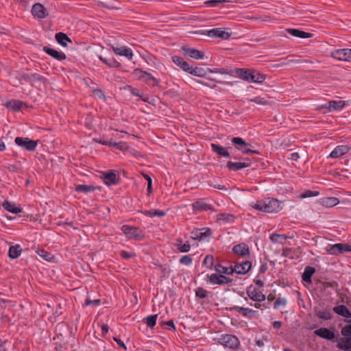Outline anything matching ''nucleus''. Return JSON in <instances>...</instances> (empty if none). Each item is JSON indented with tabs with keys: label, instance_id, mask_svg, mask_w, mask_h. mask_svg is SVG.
Returning a JSON list of instances; mask_svg holds the SVG:
<instances>
[{
	"label": "nucleus",
	"instance_id": "1",
	"mask_svg": "<svg viewBox=\"0 0 351 351\" xmlns=\"http://www.w3.org/2000/svg\"><path fill=\"white\" fill-rule=\"evenodd\" d=\"M252 207L265 213H278L282 209L281 202L274 198L257 201Z\"/></svg>",
	"mask_w": 351,
	"mask_h": 351
},
{
	"label": "nucleus",
	"instance_id": "2",
	"mask_svg": "<svg viewBox=\"0 0 351 351\" xmlns=\"http://www.w3.org/2000/svg\"><path fill=\"white\" fill-rule=\"evenodd\" d=\"M121 230L129 239L141 241L145 237L143 231L134 226L123 225L121 227Z\"/></svg>",
	"mask_w": 351,
	"mask_h": 351
},
{
	"label": "nucleus",
	"instance_id": "3",
	"mask_svg": "<svg viewBox=\"0 0 351 351\" xmlns=\"http://www.w3.org/2000/svg\"><path fill=\"white\" fill-rule=\"evenodd\" d=\"M231 142L235 146L236 149L241 152L243 154H259L258 151L248 148L247 146L249 144L241 137H233L231 139Z\"/></svg>",
	"mask_w": 351,
	"mask_h": 351
},
{
	"label": "nucleus",
	"instance_id": "4",
	"mask_svg": "<svg viewBox=\"0 0 351 351\" xmlns=\"http://www.w3.org/2000/svg\"><path fill=\"white\" fill-rule=\"evenodd\" d=\"M219 343L224 347L235 349L239 346V339L232 335H224L219 338Z\"/></svg>",
	"mask_w": 351,
	"mask_h": 351
},
{
	"label": "nucleus",
	"instance_id": "5",
	"mask_svg": "<svg viewBox=\"0 0 351 351\" xmlns=\"http://www.w3.org/2000/svg\"><path fill=\"white\" fill-rule=\"evenodd\" d=\"M330 57L341 61L351 62V49L334 50L330 53Z\"/></svg>",
	"mask_w": 351,
	"mask_h": 351
},
{
	"label": "nucleus",
	"instance_id": "6",
	"mask_svg": "<svg viewBox=\"0 0 351 351\" xmlns=\"http://www.w3.org/2000/svg\"><path fill=\"white\" fill-rule=\"evenodd\" d=\"M247 296L254 302H261L266 299L265 294L262 293L259 289L253 287L252 285L247 287L246 291Z\"/></svg>",
	"mask_w": 351,
	"mask_h": 351
},
{
	"label": "nucleus",
	"instance_id": "7",
	"mask_svg": "<svg viewBox=\"0 0 351 351\" xmlns=\"http://www.w3.org/2000/svg\"><path fill=\"white\" fill-rule=\"evenodd\" d=\"M15 143L17 145L24 147L28 151H33L36 149L38 143L36 141L30 140L28 138L16 137Z\"/></svg>",
	"mask_w": 351,
	"mask_h": 351
},
{
	"label": "nucleus",
	"instance_id": "8",
	"mask_svg": "<svg viewBox=\"0 0 351 351\" xmlns=\"http://www.w3.org/2000/svg\"><path fill=\"white\" fill-rule=\"evenodd\" d=\"M327 251L332 255H337L344 252H350L351 246L344 243H336L329 246Z\"/></svg>",
	"mask_w": 351,
	"mask_h": 351
},
{
	"label": "nucleus",
	"instance_id": "9",
	"mask_svg": "<svg viewBox=\"0 0 351 351\" xmlns=\"http://www.w3.org/2000/svg\"><path fill=\"white\" fill-rule=\"evenodd\" d=\"M209 281L213 285H227L232 282V279L221 274H212L208 276Z\"/></svg>",
	"mask_w": 351,
	"mask_h": 351
},
{
	"label": "nucleus",
	"instance_id": "10",
	"mask_svg": "<svg viewBox=\"0 0 351 351\" xmlns=\"http://www.w3.org/2000/svg\"><path fill=\"white\" fill-rule=\"evenodd\" d=\"M212 231L209 228L197 229L191 232V239L202 241L211 236Z\"/></svg>",
	"mask_w": 351,
	"mask_h": 351
},
{
	"label": "nucleus",
	"instance_id": "11",
	"mask_svg": "<svg viewBox=\"0 0 351 351\" xmlns=\"http://www.w3.org/2000/svg\"><path fill=\"white\" fill-rule=\"evenodd\" d=\"M332 311L337 315L345 317L346 322H351V311L343 304L337 305L333 307Z\"/></svg>",
	"mask_w": 351,
	"mask_h": 351
},
{
	"label": "nucleus",
	"instance_id": "12",
	"mask_svg": "<svg viewBox=\"0 0 351 351\" xmlns=\"http://www.w3.org/2000/svg\"><path fill=\"white\" fill-rule=\"evenodd\" d=\"M182 50L185 56L193 58L195 60L202 59L204 56V54L202 51H199L196 49L189 48L186 47H182Z\"/></svg>",
	"mask_w": 351,
	"mask_h": 351
},
{
	"label": "nucleus",
	"instance_id": "13",
	"mask_svg": "<svg viewBox=\"0 0 351 351\" xmlns=\"http://www.w3.org/2000/svg\"><path fill=\"white\" fill-rule=\"evenodd\" d=\"M32 13L34 16L40 19L45 18L48 15V12L46 8L39 3L33 5Z\"/></svg>",
	"mask_w": 351,
	"mask_h": 351
},
{
	"label": "nucleus",
	"instance_id": "14",
	"mask_svg": "<svg viewBox=\"0 0 351 351\" xmlns=\"http://www.w3.org/2000/svg\"><path fill=\"white\" fill-rule=\"evenodd\" d=\"M232 252L241 257L247 258L250 256V250L248 246L244 243H241L238 245H236L232 248Z\"/></svg>",
	"mask_w": 351,
	"mask_h": 351
},
{
	"label": "nucleus",
	"instance_id": "15",
	"mask_svg": "<svg viewBox=\"0 0 351 351\" xmlns=\"http://www.w3.org/2000/svg\"><path fill=\"white\" fill-rule=\"evenodd\" d=\"M112 50L117 55L126 57L128 60H131L133 58L132 50L127 47H116L111 46Z\"/></svg>",
	"mask_w": 351,
	"mask_h": 351
},
{
	"label": "nucleus",
	"instance_id": "16",
	"mask_svg": "<svg viewBox=\"0 0 351 351\" xmlns=\"http://www.w3.org/2000/svg\"><path fill=\"white\" fill-rule=\"evenodd\" d=\"M208 36L210 38H219L226 40L230 38V34L221 28H215L208 31Z\"/></svg>",
	"mask_w": 351,
	"mask_h": 351
},
{
	"label": "nucleus",
	"instance_id": "17",
	"mask_svg": "<svg viewBox=\"0 0 351 351\" xmlns=\"http://www.w3.org/2000/svg\"><path fill=\"white\" fill-rule=\"evenodd\" d=\"M315 335L327 340H332L335 337L334 332L327 328H320L314 331Z\"/></svg>",
	"mask_w": 351,
	"mask_h": 351
},
{
	"label": "nucleus",
	"instance_id": "18",
	"mask_svg": "<svg viewBox=\"0 0 351 351\" xmlns=\"http://www.w3.org/2000/svg\"><path fill=\"white\" fill-rule=\"evenodd\" d=\"M351 149V146L348 145H338L330 154V156L333 158H337L345 154L348 153Z\"/></svg>",
	"mask_w": 351,
	"mask_h": 351
},
{
	"label": "nucleus",
	"instance_id": "19",
	"mask_svg": "<svg viewBox=\"0 0 351 351\" xmlns=\"http://www.w3.org/2000/svg\"><path fill=\"white\" fill-rule=\"evenodd\" d=\"M252 263L245 261L242 263H237L233 267L234 272L238 274H245L251 269Z\"/></svg>",
	"mask_w": 351,
	"mask_h": 351
},
{
	"label": "nucleus",
	"instance_id": "20",
	"mask_svg": "<svg viewBox=\"0 0 351 351\" xmlns=\"http://www.w3.org/2000/svg\"><path fill=\"white\" fill-rule=\"evenodd\" d=\"M43 51L59 61L64 60L66 58V55L63 52L58 51L47 46L43 47Z\"/></svg>",
	"mask_w": 351,
	"mask_h": 351
},
{
	"label": "nucleus",
	"instance_id": "21",
	"mask_svg": "<svg viewBox=\"0 0 351 351\" xmlns=\"http://www.w3.org/2000/svg\"><path fill=\"white\" fill-rule=\"evenodd\" d=\"M250 165V159L247 158L243 162H234L231 161H228L227 162L226 167L231 171H238L241 170L243 168L247 167Z\"/></svg>",
	"mask_w": 351,
	"mask_h": 351
},
{
	"label": "nucleus",
	"instance_id": "22",
	"mask_svg": "<svg viewBox=\"0 0 351 351\" xmlns=\"http://www.w3.org/2000/svg\"><path fill=\"white\" fill-rule=\"evenodd\" d=\"M193 208L195 211H206V210H212L215 211L213 206L203 200H199L193 204Z\"/></svg>",
	"mask_w": 351,
	"mask_h": 351
},
{
	"label": "nucleus",
	"instance_id": "23",
	"mask_svg": "<svg viewBox=\"0 0 351 351\" xmlns=\"http://www.w3.org/2000/svg\"><path fill=\"white\" fill-rule=\"evenodd\" d=\"M345 106V102L341 100L339 101H330L328 104L322 105L320 108H326L329 111H332L335 110H341Z\"/></svg>",
	"mask_w": 351,
	"mask_h": 351
},
{
	"label": "nucleus",
	"instance_id": "24",
	"mask_svg": "<svg viewBox=\"0 0 351 351\" xmlns=\"http://www.w3.org/2000/svg\"><path fill=\"white\" fill-rule=\"evenodd\" d=\"M319 202L324 207L331 208L337 205L339 203V200L337 197H326L321 198L319 200Z\"/></svg>",
	"mask_w": 351,
	"mask_h": 351
},
{
	"label": "nucleus",
	"instance_id": "25",
	"mask_svg": "<svg viewBox=\"0 0 351 351\" xmlns=\"http://www.w3.org/2000/svg\"><path fill=\"white\" fill-rule=\"evenodd\" d=\"M337 347L343 350L350 351L351 350V337H340L338 339V343Z\"/></svg>",
	"mask_w": 351,
	"mask_h": 351
},
{
	"label": "nucleus",
	"instance_id": "26",
	"mask_svg": "<svg viewBox=\"0 0 351 351\" xmlns=\"http://www.w3.org/2000/svg\"><path fill=\"white\" fill-rule=\"evenodd\" d=\"M102 178L104 183L108 186L115 185L117 184V176L112 171L104 173Z\"/></svg>",
	"mask_w": 351,
	"mask_h": 351
},
{
	"label": "nucleus",
	"instance_id": "27",
	"mask_svg": "<svg viewBox=\"0 0 351 351\" xmlns=\"http://www.w3.org/2000/svg\"><path fill=\"white\" fill-rule=\"evenodd\" d=\"M231 310L235 311L239 313H241L243 317H252L254 314L256 313V311L252 310L249 308L240 307L238 306H234L231 308Z\"/></svg>",
	"mask_w": 351,
	"mask_h": 351
},
{
	"label": "nucleus",
	"instance_id": "28",
	"mask_svg": "<svg viewBox=\"0 0 351 351\" xmlns=\"http://www.w3.org/2000/svg\"><path fill=\"white\" fill-rule=\"evenodd\" d=\"M172 60L177 66H178L180 69H182L185 72L188 73L189 70L191 69L190 64L186 61H185L182 58H181L180 56H173Z\"/></svg>",
	"mask_w": 351,
	"mask_h": 351
},
{
	"label": "nucleus",
	"instance_id": "29",
	"mask_svg": "<svg viewBox=\"0 0 351 351\" xmlns=\"http://www.w3.org/2000/svg\"><path fill=\"white\" fill-rule=\"evenodd\" d=\"M315 272V269L313 267L306 266L302 276V280L308 283H311V277Z\"/></svg>",
	"mask_w": 351,
	"mask_h": 351
},
{
	"label": "nucleus",
	"instance_id": "30",
	"mask_svg": "<svg viewBox=\"0 0 351 351\" xmlns=\"http://www.w3.org/2000/svg\"><path fill=\"white\" fill-rule=\"evenodd\" d=\"M98 189L101 190L100 186H95L93 185H86V184H79L76 186L75 191L80 193H88L94 191L95 190Z\"/></svg>",
	"mask_w": 351,
	"mask_h": 351
},
{
	"label": "nucleus",
	"instance_id": "31",
	"mask_svg": "<svg viewBox=\"0 0 351 351\" xmlns=\"http://www.w3.org/2000/svg\"><path fill=\"white\" fill-rule=\"evenodd\" d=\"M55 38L56 41L63 47L67 46L66 42L72 43L71 39L63 32H58L56 34Z\"/></svg>",
	"mask_w": 351,
	"mask_h": 351
},
{
	"label": "nucleus",
	"instance_id": "32",
	"mask_svg": "<svg viewBox=\"0 0 351 351\" xmlns=\"http://www.w3.org/2000/svg\"><path fill=\"white\" fill-rule=\"evenodd\" d=\"M287 32L289 33L291 35L295 37H299L302 38H311L312 34L308 32H303L297 29H287Z\"/></svg>",
	"mask_w": 351,
	"mask_h": 351
},
{
	"label": "nucleus",
	"instance_id": "33",
	"mask_svg": "<svg viewBox=\"0 0 351 351\" xmlns=\"http://www.w3.org/2000/svg\"><path fill=\"white\" fill-rule=\"evenodd\" d=\"M211 148L213 152L221 156L227 158L230 157V153L224 147L219 145L212 143Z\"/></svg>",
	"mask_w": 351,
	"mask_h": 351
},
{
	"label": "nucleus",
	"instance_id": "34",
	"mask_svg": "<svg viewBox=\"0 0 351 351\" xmlns=\"http://www.w3.org/2000/svg\"><path fill=\"white\" fill-rule=\"evenodd\" d=\"M265 79V77L264 75L260 73L257 71H252L250 72V76H249V82H252L254 83H262Z\"/></svg>",
	"mask_w": 351,
	"mask_h": 351
},
{
	"label": "nucleus",
	"instance_id": "35",
	"mask_svg": "<svg viewBox=\"0 0 351 351\" xmlns=\"http://www.w3.org/2000/svg\"><path fill=\"white\" fill-rule=\"evenodd\" d=\"M2 206L4 209L12 213L17 214L22 211V209L20 207L16 206L14 203L10 202L8 201H5L2 204Z\"/></svg>",
	"mask_w": 351,
	"mask_h": 351
},
{
	"label": "nucleus",
	"instance_id": "36",
	"mask_svg": "<svg viewBox=\"0 0 351 351\" xmlns=\"http://www.w3.org/2000/svg\"><path fill=\"white\" fill-rule=\"evenodd\" d=\"M21 251L20 245H12L8 251V256L12 259L16 258L21 255Z\"/></svg>",
	"mask_w": 351,
	"mask_h": 351
},
{
	"label": "nucleus",
	"instance_id": "37",
	"mask_svg": "<svg viewBox=\"0 0 351 351\" xmlns=\"http://www.w3.org/2000/svg\"><path fill=\"white\" fill-rule=\"evenodd\" d=\"M144 78L143 81L149 86H157L159 84V81L155 78L151 73L146 71V73H143Z\"/></svg>",
	"mask_w": 351,
	"mask_h": 351
},
{
	"label": "nucleus",
	"instance_id": "38",
	"mask_svg": "<svg viewBox=\"0 0 351 351\" xmlns=\"http://www.w3.org/2000/svg\"><path fill=\"white\" fill-rule=\"evenodd\" d=\"M234 216L232 214L220 213L217 215V221L219 223H230L233 222Z\"/></svg>",
	"mask_w": 351,
	"mask_h": 351
},
{
	"label": "nucleus",
	"instance_id": "39",
	"mask_svg": "<svg viewBox=\"0 0 351 351\" xmlns=\"http://www.w3.org/2000/svg\"><path fill=\"white\" fill-rule=\"evenodd\" d=\"M189 73L194 76L204 77L206 75V71L202 67H193L191 66V69L188 71Z\"/></svg>",
	"mask_w": 351,
	"mask_h": 351
},
{
	"label": "nucleus",
	"instance_id": "40",
	"mask_svg": "<svg viewBox=\"0 0 351 351\" xmlns=\"http://www.w3.org/2000/svg\"><path fill=\"white\" fill-rule=\"evenodd\" d=\"M215 269L219 274H232L234 273L232 267H223L221 264H217Z\"/></svg>",
	"mask_w": 351,
	"mask_h": 351
},
{
	"label": "nucleus",
	"instance_id": "41",
	"mask_svg": "<svg viewBox=\"0 0 351 351\" xmlns=\"http://www.w3.org/2000/svg\"><path fill=\"white\" fill-rule=\"evenodd\" d=\"M287 239L285 234H272L270 236V240L273 243H283V242Z\"/></svg>",
	"mask_w": 351,
	"mask_h": 351
},
{
	"label": "nucleus",
	"instance_id": "42",
	"mask_svg": "<svg viewBox=\"0 0 351 351\" xmlns=\"http://www.w3.org/2000/svg\"><path fill=\"white\" fill-rule=\"evenodd\" d=\"M23 105V102L17 100H12L7 103V107L12 108L15 111L19 110Z\"/></svg>",
	"mask_w": 351,
	"mask_h": 351
},
{
	"label": "nucleus",
	"instance_id": "43",
	"mask_svg": "<svg viewBox=\"0 0 351 351\" xmlns=\"http://www.w3.org/2000/svg\"><path fill=\"white\" fill-rule=\"evenodd\" d=\"M157 317V315H149L145 318V323L147 324V326L152 328L155 326L156 324Z\"/></svg>",
	"mask_w": 351,
	"mask_h": 351
},
{
	"label": "nucleus",
	"instance_id": "44",
	"mask_svg": "<svg viewBox=\"0 0 351 351\" xmlns=\"http://www.w3.org/2000/svg\"><path fill=\"white\" fill-rule=\"evenodd\" d=\"M250 72V71L246 70L245 69H237L236 70V73L237 74V75L240 78L247 81L249 80Z\"/></svg>",
	"mask_w": 351,
	"mask_h": 351
},
{
	"label": "nucleus",
	"instance_id": "45",
	"mask_svg": "<svg viewBox=\"0 0 351 351\" xmlns=\"http://www.w3.org/2000/svg\"><path fill=\"white\" fill-rule=\"evenodd\" d=\"M317 316L319 319H322L324 320H328L332 318L331 313L328 310L319 311L317 313Z\"/></svg>",
	"mask_w": 351,
	"mask_h": 351
},
{
	"label": "nucleus",
	"instance_id": "46",
	"mask_svg": "<svg viewBox=\"0 0 351 351\" xmlns=\"http://www.w3.org/2000/svg\"><path fill=\"white\" fill-rule=\"evenodd\" d=\"M143 73H146V71L138 68L135 69L132 72L134 77L138 80H143L144 75H143Z\"/></svg>",
	"mask_w": 351,
	"mask_h": 351
},
{
	"label": "nucleus",
	"instance_id": "47",
	"mask_svg": "<svg viewBox=\"0 0 351 351\" xmlns=\"http://www.w3.org/2000/svg\"><path fill=\"white\" fill-rule=\"evenodd\" d=\"M287 301L285 298H278L276 300L274 304V308L278 309L280 306H285Z\"/></svg>",
	"mask_w": 351,
	"mask_h": 351
},
{
	"label": "nucleus",
	"instance_id": "48",
	"mask_svg": "<svg viewBox=\"0 0 351 351\" xmlns=\"http://www.w3.org/2000/svg\"><path fill=\"white\" fill-rule=\"evenodd\" d=\"M203 265L211 269L214 265V257L212 255H207L204 258Z\"/></svg>",
	"mask_w": 351,
	"mask_h": 351
},
{
	"label": "nucleus",
	"instance_id": "49",
	"mask_svg": "<svg viewBox=\"0 0 351 351\" xmlns=\"http://www.w3.org/2000/svg\"><path fill=\"white\" fill-rule=\"evenodd\" d=\"M176 246L179 251L183 253L188 252L191 250V245L189 242L183 244H176Z\"/></svg>",
	"mask_w": 351,
	"mask_h": 351
},
{
	"label": "nucleus",
	"instance_id": "50",
	"mask_svg": "<svg viewBox=\"0 0 351 351\" xmlns=\"http://www.w3.org/2000/svg\"><path fill=\"white\" fill-rule=\"evenodd\" d=\"M180 264L185 265H189L193 262V258L191 257V255H185L181 257V258L179 261Z\"/></svg>",
	"mask_w": 351,
	"mask_h": 351
},
{
	"label": "nucleus",
	"instance_id": "51",
	"mask_svg": "<svg viewBox=\"0 0 351 351\" xmlns=\"http://www.w3.org/2000/svg\"><path fill=\"white\" fill-rule=\"evenodd\" d=\"M249 101L258 105H267L268 104L267 100L261 97H256L253 99H250Z\"/></svg>",
	"mask_w": 351,
	"mask_h": 351
},
{
	"label": "nucleus",
	"instance_id": "52",
	"mask_svg": "<svg viewBox=\"0 0 351 351\" xmlns=\"http://www.w3.org/2000/svg\"><path fill=\"white\" fill-rule=\"evenodd\" d=\"M341 333L344 337H351V324L343 326L341 330Z\"/></svg>",
	"mask_w": 351,
	"mask_h": 351
},
{
	"label": "nucleus",
	"instance_id": "53",
	"mask_svg": "<svg viewBox=\"0 0 351 351\" xmlns=\"http://www.w3.org/2000/svg\"><path fill=\"white\" fill-rule=\"evenodd\" d=\"M195 295L197 298H205L207 297V291L202 287H198L195 291Z\"/></svg>",
	"mask_w": 351,
	"mask_h": 351
},
{
	"label": "nucleus",
	"instance_id": "54",
	"mask_svg": "<svg viewBox=\"0 0 351 351\" xmlns=\"http://www.w3.org/2000/svg\"><path fill=\"white\" fill-rule=\"evenodd\" d=\"M318 195H319V192L318 191H306L300 196H301L302 198H306V197L317 196Z\"/></svg>",
	"mask_w": 351,
	"mask_h": 351
},
{
	"label": "nucleus",
	"instance_id": "55",
	"mask_svg": "<svg viewBox=\"0 0 351 351\" xmlns=\"http://www.w3.org/2000/svg\"><path fill=\"white\" fill-rule=\"evenodd\" d=\"M38 254L47 261H51V259L53 258V256L50 253L45 251L44 250L38 251Z\"/></svg>",
	"mask_w": 351,
	"mask_h": 351
},
{
	"label": "nucleus",
	"instance_id": "56",
	"mask_svg": "<svg viewBox=\"0 0 351 351\" xmlns=\"http://www.w3.org/2000/svg\"><path fill=\"white\" fill-rule=\"evenodd\" d=\"M105 64L108 66L113 68H118L121 66V64L119 62H117L115 59H107V62H105Z\"/></svg>",
	"mask_w": 351,
	"mask_h": 351
},
{
	"label": "nucleus",
	"instance_id": "57",
	"mask_svg": "<svg viewBox=\"0 0 351 351\" xmlns=\"http://www.w3.org/2000/svg\"><path fill=\"white\" fill-rule=\"evenodd\" d=\"M160 268L161 270L162 277L168 278L170 273V269L166 265H160Z\"/></svg>",
	"mask_w": 351,
	"mask_h": 351
},
{
	"label": "nucleus",
	"instance_id": "58",
	"mask_svg": "<svg viewBox=\"0 0 351 351\" xmlns=\"http://www.w3.org/2000/svg\"><path fill=\"white\" fill-rule=\"evenodd\" d=\"M226 1V0H210L205 2V3L209 7H215Z\"/></svg>",
	"mask_w": 351,
	"mask_h": 351
},
{
	"label": "nucleus",
	"instance_id": "59",
	"mask_svg": "<svg viewBox=\"0 0 351 351\" xmlns=\"http://www.w3.org/2000/svg\"><path fill=\"white\" fill-rule=\"evenodd\" d=\"M31 80L32 82H45V78L38 73H33L31 74Z\"/></svg>",
	"mask_w": 351,
	"mask_h": 351
},
{
	"label": "nucleus",
	"instance_id": "60",
	"mask_svg": "<svg viewBox=\"0 0 351 351\" xmlns=\"http://www.w3.org/2000/svg\"><path fill=\"white\" fill-rule=\"evenodd\" d=\"M7 169L9 171L14 173L19 171L20 167L19 164L8 165Z\"/></svg>",
	"mask_w": 351,
	"mask_h": 351
},
{
	"label": "nucleus",
	"instance_id": "61",
	"mask_svg": "<svg viewBox=\"0 0 351 351\" xmlns=\"http://www.w3.org/2000/svg\"><path fill=\"white\" fill-rule=\"evenodd\" d=\"M207 71L209 73H221V74H226L227 73L226 70L224 69H211L208 68Z\"/></svg>",
	"mask_w": 351,
	"mask_h": 351
},
{
	"label": "nucleus",
	"instance_id": "62",
	"mask_svg": "<svg viewBox=\"0 0 351 351\" xmlns=\"http://www.w3.org/2000/svg\"><path fill=\"white\" fill-rule=\"evenodd\" d=\"M113 147H115L116 149L119 150H123L126 147V144L123 142L114 143Z\"/></svg>",
	"mask_w": 351,
	"mask_h": 351
},
{
	"label": "nucleus",
	"instance_id": "63",
	"mask_svg": "<svg viewBox=\"0 0 351 351\" xmlns=\"http://www.w3.org/2000/svg\"><path fill=\"white\" fill-rule=\"evenodd\" d=\"M101 302V300H90V299H86V301H85V304L86 305L88 306V305H98Z\"/></svg>",
	"mask_w": 351,
	"mask_h": 351
},
{
	"label": "nucleus",
	"instance_id": "64",
	"mask_svg": "<svg viewBox=\"0 0 351 351\" xmlns=\"http://www.w3.org/2000/svg\"><path fill=\"white\" fill-rule=\"evenodd\" d=\"M120 254L121 256L124 259H128L134 256V254H133L132 253L126 251H121Z\"/></svg>",
	"mask_w": 351,
	"mask_h": 351
}]
</instances>
